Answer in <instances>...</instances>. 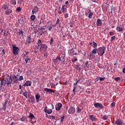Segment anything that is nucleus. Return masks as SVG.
Instances as JSON below:
<instances>
[{"instance_id": "473e14b6", "label": "nucleus", "mask_w": 125, "mask_h": 125, "mask_svg": "<svg viewBox=\"0 0 125 125\" xmlns=\"http://www.w3.org/2000/svg\"><path fill=\"white\" fill-rule=\"evenodd\" d=\"M30 19L31 20H32V21H34L35 19H36V16L33 15L32 16H31L30 17Z\"/></svg>"}, {"instance_id": "423d86ee", "label": "nucleus", "mask_w": 125, "mask_h": 125, "mask_svg": "<svg viewBox=\"0 0 125 125\" xmlns=\"http://www.w3.org/2000/svg\"><path fill=\"white\" fill-rule=\"evenodd\" d=\"M116 31H117V32H119L120 33L123 32V31H125V26H124V25H118L116 27Z\"/></svg>"}, {"instance_id": "aec40b11", "label": "nucleus", "mask_w": 125, "mask_h": 125, "mask_svg": "<svg viewBox=\"0 0 125 125\" xmlns=\"http://www.w3.org/2000/svg\"><path fill=\"white\" fill-rule=\"evenodd\" d=\"M10 13H12V10L10 9H7V10L5 11V14H6V15H9Z\"/></svg>"}, {"instance_id": "0eeeda50", "label": "nucleus", "mask_w": 125, "mask_h": 125, "mask_svg": "<svg viewBox=\"0 0 125 125\" xmlns=\"http://www.w3.org/2000/svg\"><path fill=\"white\" fill-rule=\"evenodd\" d=\"M94 106L95 107V108H100V109H103L104 107L103 106V104L99 103H96L94 104Z\"/></svg>"}, {"instance_id": "c9c22d12", "label": "nucleus", "mask_w": 125, "mask_h": 125, "mask_svg": "<svg viewBox=\"0 0 125 125\" xmlns=\"http://www.w3.org/2000/svg\"><path fill=\"white\" fill-rule=\"evenodd\" d=\"M27 94H28V92L27 91H25L23 93V96H24L26 98H27Z\"/></svg>"}, {"instance_id": "b1692460", "label": "nucleus", "mask_w": 125, "mask_h": 125, "mask_svg": "<svg viewBox=\"0 0 125 125\" xmlns=\"http://www.w3.org/2000/svg\"><path fill=\"white\" fill-rule=\"evenodd\" d=\"M65 5H63L62 8H61V10L62 11V12H63V13H64V12H66V11H67V9L66 8H65Z\"/></svg>"}, {"instance_id": "4c0bfd02", "label": "nucleus", "mask_w": 125, "mask_h": 125, "mask_svg": "<svg viewBox=\"0 0 125 125\" xmlns=\"http://www.w3.org/2000/svg\"><path fill=\"white\" fill-rule=\"evenodd\" d=\"M64 119H65V116H62L61 118V123H63V121H64Z\"/></svg>"}, {"instance_id": "7ed1b4c3", "label": "nucleus", "mask_w": 125, "mask_h": 125, "mask_svg": "<svg viewBox=\"0 0 125 125\" xmlns=\"http://www.w3.org/2000/svg\"><path fill=\"white\" fill-rule=\"evenodd\" d=\"M12 78H11V76H9V75H7L6 79L4 80V85L7 84V85H11V83H12Z\"/></svg>"}, {"instance_id": "a878e982", "label": "nucleus", "mask_w": 125, "mask_h": 125, "mask_svg": "<svg viewBox=\"0 0 125 125\" xmlns=\"http://www.w3.org/2000/svg\"><path fill=\"white\" fill-rule=\"evenodd\" d=\"M40 46H39L38 45V46H35V52L36 53H37V52H38V51H39V49H40Z\"/></svg>"}, {"instance_id": "393cba45", "label": "nucleus", "mask_w": 125, "mask_h": 125, "mask_svg": "<svg viewBox=\"0 0 125 125\" xmlns=\"http://www.w3.org/2000/svg\"><path fill=\"white\" fill-rule=\"evenodd\" d=\"M31 37H28L27 38V40L26 41V43H31Z\"/></svg>"}, {"instance_id": "8fccbe9b", "label": "nucleus", "mask_w": 125, "mask_h": 125, "mask_svg": "<svg viewBox=\"0 0 125 125\" xmlns=\"http://www.w3.org/2000/svg\"><path fill=\"white\" fill-rule=\"evenodd\" d=\"M76 89H77V87H74L73 90L72 91L74 94H75L76 93Z\"/></svg>"}, {"instance_id": "680f3d73", "label": "nucleus", "mask_w": 125, "mask_h": 125, "mask_svg": "<svg viewBox=\"0 0 125 125\" xmlns=\"http://www.w3.org/2000/svg\"><path fill=\"white\" fill-rule=\"evenodd\" d=\"M28 57H29V56H28V55L27 54H24V58H28Z\"/></svg>"}, {"instance_id": "f257e3e1", "label": "nucleus", "mask_w": 125, "mask_h": 125, "mask_svg": "<svg viewBox=\"0 0 125 125\" xmlns=\"http://www.w3.org/2000/svg\"><path fill=\"white\" fill-rule=\"evenodd\" d=\"M37 44L38 46H40L39 48V51L41 52V53H42V50L43 51H47V46L45 44L42 43V40H38L37 42Z\"/></svg>"}, {"instance_id": "5701e85b", "label": "nucleus", "mask_w": 125, "mask_h": 125, "mask_svg": "<svg viewBox=\"0 0 125 125\" xmlns=\"http://www.w3.org/2000/svg\"><path fill=\"white\" fill-rule=\"evenodd\" d=\"M92 15H93V13L91 12L90 10H89L88 18H89V19H91V18H92Z\"/></svg>"}, {"instance_id": "1a4fd4ad", "label": "nucleus", "mask_w": 125, "mask_h": 125, "mask_svg": "<svg viewBox=\"0 0 125 125\" xmlns=\"http://www.w3.org/2000/svg\"><path fill=\"white\" fill-rule=\"evenodd\" d=\"M123 125V120L120 119H118L116 120L115 123H114V125Z\"/></svg>"}, {"instance_id": "58836bf2", "label": "nucleus", "mask_w": 125, "mask_h": 125, "mask_svg": "<svg viewBox=\"0 0 125 125\" xmlns=\"http://www.w3.org/2000/svg\"><path fill=\"white\" fill-rule=\"evenodd\" d=\"M21 7H17V9H16V11L17 12H19V11H21Z\"/></svg>"}, {"instance_id": "de8ad7c7", "label": "nucleus", "mask_w": 125, "mask_h": 125, "mask_svg": "<svg viewBox=\"0 0 125 125\" xmlns=\"http://www.w3.org/2000/svg\"><path fill=\"white\" fill-rule=\"evenodd\" d=\"M104 80H105V77H104V78L100 77V78H99V80H100L101 82H103V81H104Z\"/></svg>"}, {"instance_id": "69168bd1", "label": "nucleus", "mask_w": 125, "mask_h": 125, "mask_svg": "<svg viewBox=\"0 0 125 125\" xmlns=\"http://www.w3.org/2000/svg\"><path fill=\"white\" fill-rule=\"evenodd\" d=\"M77 84H78V83L77 82L76 83H73L74 87H76V85H77Z\"/></svg>"}, {"instance_id": "338daca9", "label": "nucleus", "mask_w": 125, "mask_h": 125, "mask_svg": "<svg viewBox=\"0 0 125 125\" xmlns=\"http://www.w3.org/2000/svg\"><path fill=\"white\" fill-rule=\"evenodd\" d=\"M42 30L43 31H45V28H40V31H42Z\"/></svg>"}, {"instance_id": "6ab92c4d", "label": "nucleus", "mask_w": 125, "mask_h": 125, "mask_svg": "<svg viewBox=\"0 0 125 125\" xmlns=\"http://www.w3.org/2000/svg\"><path fill=\"white\" fill-rule=\"evenodd\" d=\"M102 25V21H101V20L98 19L97 21V26H101Z\"/></svg>"}, {"instance_id": "9d476101", "label": "nucleus", "mask_w": 125, "mask_h": 125, "mask_svg": "<svg viewBox=\"0 0 125 125\" xmlns=\"http://www.w3.org/2000/svg\"><path fill=\"white\" fill-rule=\"evenodd\" d=\"M65 53H62L61 55H60V57L62 59V63H63V64H64L65 63Z\"/></svg>"}, {"instance_id": "c03bdc74", "label": "nucleus", "mask_w": 125, "mask_h": 125, "mask_svg": "<svg viewBox=\"0 0 125 125\" xmlns=\"http://www.w3.org/2000/svg\"><path fill=\"white\" fill-rule=\"evenodd\" d=\"M120 80H121V79H120V77H116L114 78V81H116V82H118L119 81H120Z\"/></svg>"}, {"instance_id": "7c9ffc66", "label": "nucleus", "mask_w": 125, "mask_h": 125, "mask_svg": "<svg viewBox=\"0 0 125 125\" xmlns=\"http://www.w3.org/2000/svg\"><path fill=\"white\" fill-rule=\"evenodd\" d=\"M91 53H93V54H96L97 53V49L96 48L93 49Z\"/></svg>"}, {"instance_id": "ea45409f", "label": "nucleus", "mask_w": 125, "mask_h": 125, "mask_svg": "<svg viewBox=\"0 0 125 125\" xmlns=\"http://www.w3.org/2000/svg\"><path fill=\"white\" fill-rule=\"evenodd\" d=\"M53 41H54L53 38H51V40L50 41V45H52V43H53Z\"/></svg>"}, {"instance_id": "5fc2aeb1", "label": "nucleus", "mask_w": 125, "mask_h": 125, "mask_svg": "<svg viewBox=\"0 0 125 125\" xmlns=\"http://www.w3.org/2000/svg\"><path fill=\"white\" fill-rule=\"evenodd\" d=\"M2 109L4 110V111H5V110H6V106L3 105Z\"/></svg>"}, {"instance_id": "37998d69", "label": "nucleus", "mask_w": 125, "mask_h": 125, "mask_svg": "<svg viewBox=\"0 0 125 125\" xmlns=\"http://www.w3.org/2000/svg\"><path fill=\"white\" fill-rule=\"evenodd\" d=\"M4 80H1V83L0 84V86L1 87L2 86V85H3V83L4 84V83H3V82H4Z\"/></svg>"}, {"instance_id": "6e6552de", "label": "nucleus", "mask_w": 125, "mask_h": 125, "mask_svg": "<svg viewBox=\"0 0 125 125\" xmlns=\"http://www.w3.org/2000/svg\"><path fill=\"white\" fill-rule=\"evenodd\" d=\"M18 22L19 23V25L22 27L25 24V21H24V19L23 17H21L20 19L18 20Z\"/></svg>"}, {"instance_id": "bf43d9fd", "label": "nucleus", "mask_w": 125, "mask_h": 125, "mask_svg": "<svg viewBox=\"0 0 125 125\" xmlns=\"http://www.w3.org/2000/svg\"><path fill=\"white\" fill-rule=\"evenodd\" d=\"M110 36H114V32H109Z\"/></svg>"}, {"instance_id": "a19ab883", "label": "nucleus", "mask_w": 125, "mask_h": 125, "mask_svg": "<svg viewBox=\"0 0 125 125\" xmlns=\"http://www.w3.org/2000/svg\"><path fill=\"white\" fill-rule=\"evenodd\" d=\"M18 81H23V80H24V79H23V77L22 76H20V77L19 78V79H18Z\"/></svg>"}, {"instance_id": "13d9d810", "label": "nucleus", "mask_w": 125, "mask_h": 125, "mask_svg": "<svg viewBox=\"0 0 125 125\" xmlns=\"http://www.w3.org/2000/svg\"><path fill=\"white\" fill-rule=\"evenodd\" d=\"M51 86H55L56 85H57V84H54L53 83H50Z\"/></svg>"}, {"instance_id": "cd10ccee", "label": "nucleus", "mask_w": 125, "mask_h": 125, "mask_svg": "<svg viewBox=\"0 0 125 125\" xmlns=\"http://www.w3.org/2000/svg\"><path fill=\"white\" fill-rule=\"evenodd\" d=\"M94 54H93V53L91 52L90 55H89V57H90V58L91 59H93L94 58V57H95V55H94Z\"/></svg>"}, {"instance_id": "4d7b16f0", "label": "nucleus", "mask_w": 125, "mask_h": 125, "mask_svg": "<svg viewBox=\"0 0 125 125\" xmlns=\"http://www.w3.org/2000/svg\"><path fill=\"white\" fill-rule=\"evenodd\" d=\"M116 104H115V103H112L111 104V107H115Z\"/></svg>"}, {"instance_id": "72a5a7b5", "label": "nucleus", "mask_w": 125, "mask_h": 125, "mask_svg": "<svg viewBox=\"0 0 125 125\" xmlns=\"http://www.w3.org/2000/svg\"><path fill=\"white\" fill-rule=\"evenodd\" d=\"M23 59L25 61V63L26 64H27V63H28V61H30L31 60V59L27 58H23Z\"/></svg>"}, {"instance_id": "f704fd0d", "label": "nucleus", "mask_w": 125, "mask_h": 125, "mask_svg": "<svg viewBox=\"0 0 125 125\" xmlns=\"http://www.w3.org/2000/svg\"><path fill=\"white\" fill-rule=\"evenodd\" d=\"M93 47L94 48H96V47H97V43L94 42H93Z\"/></svg>"}, {"instance_id": "774afa93", "label": "nucleus", "mask_w": 125, "mask_h": 125, "mask_svg": "<svg viewBox=\"0 0 125 125\" xmlns=\"http://www.w3.org/2000/svg\"><path fill=\"white\" fill-rule=\"evenodd\" d=\"M7 104V101H5V103L4 104V106H6V105Z\"/></svg>"}, {"instance_id": "e2e57ef3", "label": "nucleus", "mask_w": 125, "mask_h": 125, "mask_svg": "<svg viewBox=\"0 0 125 125\" xmlns=\"http://www.w3.org/2000/svg\"><path fill=\"white\" fill-rule=\"evenodd\" d=\"M1 54H2V55H4V54H5L4 49L2 50Z\"/></svg>"}, {"instance_id": "412c9836", "label": "nucleus", "mask_w": 125, "mask_h": 125, "mask_svg": "<svg viewBox=\"0 0 125 125\" xmlns=\"http://www.w3.org/2000/svg\"><path fill=\"white\" fill-rule=\"evenodd\" d=\"M38 11H39L38 8L36 6L34 10H32V13L34 14V13H37Z\"/></svg>"}, {"instance_id": "49530a36", "label": "nucleus", "mask_w": 125, "mask_h": 125, "mask_svg": "<svg viewBox=\"0 0 125 125\" xmlns=\"http://www.w3.org/2000/svg\"><path fill=\"white\" fill-rule=\"evenodd\" d=\"M116 40V36H112L111 38V42H113V41Z\"/></svg>"}, {"instance_id": "603ef678", "label": "nucleus", "mask_w": 125, "mask_h": 125, "mask_svg": "<svg viewBox=\"0 0 125 125\" xmlns=\"http://www.w3.org/2000/svg\"><path fill=\"white\" fill-rule=\"evenodd\" d=\"M107 119H108V117H107V116L106 115H104L103 117V120H107Z\"/></svg>"}, {"instance_id": "ddd939ff", "label": "nucleus", "mask_w": 125, "mask_h": 125, "mask_svg": "<svg viewBox=\"0 0 125 125\" xmlns=\"http://www.w3.org/2000/svg\"><path fill=\"white\" fill-rule=\"evenodd\" d=\"M44 91H46V92H48L49 93H53L55 92V91L53 89H51L50 88H45L44 89Z\"/></svg>"}, {"instance_id": "39448f33", "label": "nucleus", "mask_w": 125, "mask_h": 125, "mask_svg": "<svg viewBox=\"0 0 125 125\" xmlns=\"http://www.w3.org/2000/svg\"><path fill=\"white\" fill-rule=\"evenodd\" d=\"M13 46V53L15 55H17L19 52V48L18 47H16L14 46V45H12Z\"/></svg>"}, {"instance_id": "4468645a", "label": "nucleus", "mask_w": 125, "mask_h": 125, "mask_svg": "<svg viewBox=\"0 0 125 125\" xmlns=\"http://www.w3.org/2000/svg\"><path fill=\"white\" fill-rule=\"evenodd\" d=\"M32 85V82L30 81H27L24 84L23 86H31Z\"/></svg>"}, {"instance_id": "79ce46f5", "label": "nucleus", "mask_w": 125, "mask_h": 125, "mask_svg": "<svg viewBox=\"0 0 125 125\" xmlns=\"http://www.w3.org/2000/svg\"><path fill=\"white\" fill-rule=\"evenodd\" d=\"M44 57H47V56H48V54H47V51H44Z\"/></svg>"}, {"instance_id": "20e7f679", "label": "nucleus", "mask_w": 125, "mask_h": 125, "mask_svg": "<svg viewBox=\"0 0 125 125\" xmlns=\"http://www.w3.org/2000/svg\"><path fill=\"white\" fill-rule=\"evenodd\" d=\"M49 109L46 110L44 112L45 113H47V114H51L52 113V110L54 109V106H53V104H51L49 105Z\"/></svg>"}, {"instance_id": "e433bc0d", "label": "nucleus", "mask_w": 125, "mask_h": 125, "mask_svg": "<svg viewBox=\"0 0 125 125\" xmlns=\"http://www.w3.org/2000/svg\"><path fill=\"white\" fill-rule=\"evenodd\" d=\"M77 113H80V112H82V109H81L80 107L77 108Z\"/></svg>"}, {"instance_id": "2eb2a0df", "label": "nucleus", "mask_w": 125, "mask_h": 125, "mask_svg": "<svg viewBox=\"0 0 125 125\" xmlns=\"http://www.w3.org/2000/svg\"><path fill=\"white\" fill-rule=\"evenodd\" d=\"M54 65H58L59 64V61L58 58H56L53 60Z\"/></svg>"}, {"instance_id": "c85d7f7f", "label": "nucleus", "mask_w": 125, "mask_h": 125, "mask_svg": "<svg viewBox=\"0 0 125 125\" xmlns=\"http://www.w3.org/2000/svg\"><path fill=\"white\" fill-rule=\"evenodd\" d=\"M10 3L13 5H16V0H12Z\"/></svg>"}, {"instance_id": "f03ea898", "label": "nucleus", "mask_w": 125, "mask_h": 125, "mask_svg": "<svg viewBox=\"0 0 125 125\" xmlns=\"http://www.w3.org/2000/svg\"><path fill=\"white\" fill-rule=\"evenodd\" d=\"M105 50H106V47L103 46L98 48L97 50V53L99 56H103L105 53Z\"/></svg>"}, {"instance_id": "f8f14e48", "label": "nucleus", "mask_w": 125, "mask_h": 125, "mask_svg": "<svg viewBox=\"0 0 125 125\" xmlns=\"http://www.w3.org/2000/svg\"><path fill=\"white\" fill-rule=\"evenodd\" d=\"M62 107V104H61V103H59L55 106L56 111H60Z\"/></svg>"}, {"instance_id": "6e6d98bb", "label": "nucleus", "mask_w": 125, "mask_h": 125, "mask_svg": "<svg viewBox=\"0 0 125 125\" xmlns=\"http://www.w3.org/2000/svg\"><path fill=\"white\" fill-rule=\"evenodd\" d=\"M61 20H59V19H57V22L56 23V25H57V24H59V22H60Z\"/></svg>"}, {"instance_id": "2f4dec72", "label": "nucleus", "mask_w": 125, "mask_h": 125, "mask_svg": "<svg viewBox=\"0 0 125 125\" xmlns=\"http://www.w3.org/2000/svg\"><path fill=\"white\" fill-rule=\"evenodd\" d=\"M75 69L76 70H78V71H81V67H80V65H75Z\"/></svg>"}, {"instance_id": "9b49d317", "label": "nucleus", "mask_w": 125, "mask_h": 125, "mask_svg": "<svg viewBox=\"0 0 125 125\" xmlns=\"http://www.w3.org/2000/svg\"><path fill=\"white\" fill-rule=\"evenodd\" d=\"M76 112V109L74 107H71L68 109L69 114H74Z\"/></svg>"}, {"instance_id": "c756f323", "label": "nucleus", "mask_w": 125, "mask_h": 125, "mask_svg": "<svg viewBox=\"0 0 125 125\" xmlns=\"http://www.w3.org/2000/svg\"><path fill=\"white\" fill-rule=\"evenodd\" d=\"M29 118L32 120L33 119H35V116H34V114L33 113H30V115L29 116Z\"/></svg>"}, {"instance_id": "4be33fe9", "label": "nucleus", "mask_w": 125, "mask_h": 125, "mask_svg": "<svg viewBox=\"0 0 125 125\" xmlns=\"http://www.w3.org/2000/svg\"><path fill=\"white\" fill-rule=\"evenodd\" d=\"M89 118L90 119L92 122H95V118H94V115H91L89 116Z\"/></svg>"}, {"instance_id": "bb28decb", "label": "nucleus", "mask_w": 125, "mask_h": 125, "mask_svg": "<svg viewBox=\"0 0 125 125\" xmlns=\"http://www.w3.org/2000/svg\"><path fill=\"white\" fill-rule=\"evenodd\" d=\"M2 8H3L4 10H6V9H8V5L4 4L2 5Z\"/></svg>"}, {"instance_id": "dca6fc26", "label": "nucleus", "mask_w": 125, "mask_h": 125, "mask_svg": "<svg viewBox=\"0 0 125 125\" xmlns=\"http://www.w3.org/2000/svg\"><path fill=\"white\" fill-rule=\"evenodd\" d=\"M12 81L13 83H16V82L18 81V78H17V76H16V75H14V76H13Z\"/></svg>"}, {"instance_id": "a211bd4d", "label": "nucleus", "mask_w": 125, "mask_h": 125, "mask_svg": "<svg viewBox=\"0 0 125 125\" xmlns=\"http://www.w3.org/2000/svg\"><path fill=\"white\" fill-rule=\"evenodd\" d=\"M35 98L36 99V101L37 102V103H39V102H40V98H41V96H40V95L39 94H36L35 96Z\"/></svg>"}, {"instance_id": "f3484780", "label": "nucleus", "mask_w": 125, "mask_h": 125, "mask_svg": "<svg viewBox=\"0 0 125 125\" xmlns=\"http://www.w3.org/2000/svg\"><path fill=\"white\" fill-rule=\"evenodd\" d=\"M29 102H31L32 103H35L36 102H35V97H31L29 100H28Z\"/></svg>"}, {"instance_id": "0e129e2a", "label": "nucleus", "mask_w": 125, "mask_h": 125, "mask_svg": "<svg viewBox=\"0 0 125 125\" xmlns=\"http://www.w3.org/2000/svg\"><path fill=\"white\" fill-rule=\"evenodd\" d=\"M87 65H88V62H86L84 64V66L86 67Z\"/></svg>"}, {"instance_id": "09e8293b", "label": "nucleus", "mask_w": 125, "mask_h": 125, "mask_svg": "<svg viewBox=\"0 0 125 125\" xmlns=\"http://www.w3.org/2000/svg\"><path fill=\"white\" fill-rule=\"evenodd\" d=\"M68 17H69V14H64V18H68Z\"/></svg>"}, {"instance_id": "3c124183", "label": "nucleus", "mask_w": 125, "mask_h": 125, "mask_svg": "<svg viewBox=\"0 0 125 125\" xmlns=\"http://www.w3.org/2000/svg\"><path fill=\"white\" fill-rule=\"evenodd\" d=\"M22 2H23V0H19L18 2L19 4H22Z\"/></svg>"}, {"instance_id": "052dcab7", "label": "nucleus", "mask_w": 125, "mask_h": 125, "mask_svg": "<svg viewBox=\"0 0 125 125\" xmlns=\"http://www.w3.org/2000/svg\"><path fill=\"white\" fill-rule=\"evenodd\" d=\"M49 31H51L52 30V26H50L48 28Z\"/></svg>"}, {"instance_id": "a18cd8bd", "label": "nucleus", "mask_w": 125, "mask_h": 125, "mask_svg": "<svg viewBox=\"0 0 125 125\" xmlns=\"http://www.w3.org/2000/svg\"><path fill=\"white\" fill-rule=\"evenodd\" d=\"M45 32H46L45 30V31L40 30V36H42V34H43V33H45Z\"/></svg>"}, {"instance_id": "864d4df0", "label": "nucleus", "mask_w": 125, "mask_h": 125, "mask_svg": "<svg viewBox=\"0 0 125 125\" xmlns=\"http://www.w3.org/2000/svg\"><path fill=\"white\" fill-rule=\"evenodd\" d=\"M77 61H78V59H74V60H72V62H73V63H74V62Z\"/></svg>"}]
</instances>
